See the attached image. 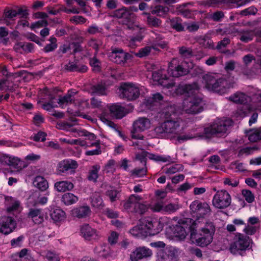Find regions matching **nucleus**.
I'll list each match as a JSON object with an SVG mask.
<instances>
[{
    "instance_id": "7c9ffc66",
    "label": "nucleus",
    "mask_w": 261,
    "mask_h": 261,
    "mask_svg": "<svg viewBox=\"0 0 261 261\" xmlns=\"http://www.w3.org/2000/svg\"><path fill=\"white\" fill-rule=\"evenodd\" d=\"M50 216L55 223L61 222L66 219L65 212L59 207L54 208L51 212Z\"/></svg>"
},
{
    "instance_id": "ea45409f",
    "label": "nucleus",
    "mask_w": 261,
    "mask_h": 261,
    "mask_svg": "<svg viewBox=\"0 0 261 261\" xmlns=\"http://www.w3.org/2000/svg\"><path fill=\"white\" fill-rule=\"evenodd\" d=\"M22 14L23 16H26L28 15L27 11L26 10H22L19 9L18 11L15 10H9L5 11V18H8L12 19L14 17H16L18 14Z\"/></svg>"
},
{
    "instance_id": "a878e982",
    "label": "nucleus",
    "mask_w": 261,
    "mask_h": 261,
    "mask_svg": "<svg viewBox=\"0 0 261 261\" xmlns=\"http://www.w3.org/2000/svg\"><path fill=\"white\" fill-rule=\"evenodd\" d=\"M168 254L163 250H160L157 253V261H166L168 259L173 260L178 255V249L175 247H170L168 249Z\"/></svg>"
},
{
    "instance_id": "412c9836",
    "label": "nucleus",
    "mask_w": 261,
    "mask_h": 261,
    "mask_svg": "<svg viewBox=\"0 0 261 261\" xmlns=\"http://www.w3.org/2000/svg\"><path fill=\"white\" fill-rule=\"evenodd\" d=\"M77 167L78 164L76 161L70 159L64 160L58 163L57 172L58 174H61L66 172L73 173Z\"/></svg>"
},
{
    "instance_id": "bf43d9fd",
    "label": "nucleus",
    "mask_w": 261,
    "mask_h": 261,
    "mask_svg": "<svg viewBox=\"0 0 261 261\" xmlns=\"http://www.w3.org/2000/svg\"><path fill=\"white\" fill-rule=\"evenodd\" d=\"M118 192L112 188L108 190L107 192L106 195L109 197L110 200L113 202L118 198Z\"/></svg>"
},
{
    "instance_id": "864d4df0",
    "label": "nucleus",
    "mask_w": 261,
    "mask_h": 261,
    "mask_svg": "<svg viewBox=\"0 0 261 261\" xmlns=\"http://www.w3.org/2000/svg\"><path fill=\"white\" fill-rule=\"evenodd\" d=\"M119 237V233L114 231H110L108 237V241L109 243L111 245L116 244L118 241Z\"/></svg>"
},
{
    "instance_id": "052dcab7",
    "label": "nucleus",
    "mask_w": 261,
    "mask_h": 261,
    "mask_svg": "<svg viewBox=\"0 0 261 261\" xmlns=\"http://www.w3.org/2000/svg\"><path fill=\"white\" fill-rule=\"evenodd\" d=\"M178 208L179 206L178 204L169 203L166 205H164L163 212L171 213L176 211Z\"/></svg>"
},
{
    "instance_id": "c85d7f7f",
    "label": "nucleus",
    "mask_w": 261,
    "mask_h": 261,
    "mask_svg": "<svg viewBox=\"0 0 261 261\" xmlns=\"http://www.w3.org/2000/svg\"><path fill=\"white\" fill-rule=\"evenodd\" d=\"M74 187L73 184L68 180L57 181L54 184L55 189L59 192L71 191Z\"/></svg>"
},
{
    "instance_id": "c756f323",
    "label": "nucleus",
    "mask_w": 261,
    "mask_h": 261,
    "mask_svg": "<svg viewBox=\"0 0 261 261\" xmlns=\"http://www.w3.org/2000/svg\"><path fill=\"white\" fill-rule=\"evenodd\" d=\"M91 213V210L88 206H83L73 208L71 211V215L77 218H84L88 216Z\"/></svg>"
},
{
    "instance_id": "3c124183",
    "label": "nucleus",
    "mask_w": 261,
    "mask_h": 261,
    "mask_svg": "<svg viewBox=\"0 0 261 261\" xmlns=\"http://www.w3.org/2000/svg\"><path fill=\"white\" fill-rule=\"evenodd\" d=\"M40 254L43 257L47 258V261H59V257L58 255L50 251H41Z\"/></svg>"
},
{
    "instance_id": "8fccbe9b",
    "label": "nucleus",
    "mask_w": 261,
    "mask_h": 261,
    "mask_svg": "<svg viewBox=\"0 0 261 261\" xmlns=\"http://www.w3.org/2000/svg\"><path fill=\"white\" fill-rule=\"evenodd\" d=\"M60 141L63 143H66L69 144H75L79 145H86V141L81 139H68L66 138H60Z\"/></svg>"
},
{
    "instance_id": "393cba45",
    "label": "nucleus",
    "mask_w": 261,
    "mask_h": 261,
    "mask_svg": "<svg viewBox=\"0 0 261 261\" xmlns=\"http://www.w3.org/2000/svg\"><path fill=\"white\" fill-rule=\"evenodd\" d=\"M6 210L8 213L16 215L19 213L22 210L20 202L16 199L11 197L6 198Z\"/></svg>"
},
{
    "instance_id": "f257e3e1",
    "label": "nucleus",
    "mask_w": 261,
    "mask_h": 261,
    "mask_svg": "<svg viewBox=\"0 0 261 261\" xmlns=\"http://www.w3.org/2000/svg\"><path fill=\"white\" fill-rule=\"evenodd\" d=\"M165 69H161L152 72V80L155 85L162 86L167 95L175 96L185 95L187 97L183 101V109L189 113H197L202 110V98L198 93L199 86L196 83L175 85L172 79L166 75Z\"/></svg>"
},
{
    "instance_id": "473e14b6",
    "label": "nucleus",
    "mask_w": 261,
    "mask_h": 261,
    "mask_svg": "<svg viewBox=\"0 0 261 261\" xmlns=\"http://www.w3.org/2000/svg\"><path fill=\"white\" fill-rule=\"evenodd\" d=\"M33 183L35 187L42 191H46L49 187L48 181L41 176H36Z\"/></svg>"
},
{
    "instance_id": "69168bd1",
    "label": "nucleus",
    "mask_w": 261,
    "mask_h": 261,
    "mask_svg": "<svg viewBox=\"0 0 261 261\" xmlns=\"http://www.w3.org/2000/svg\"><path fill=\"white\" fill-rule=\"evenodd\" d=\"M47 21L45 20H39L37 22L33 23L30 28L32 30H35L43 27H45L47 25Z\"/></svg>"
},
{
    "instance_id": "1a4fd4ad",
    "label": "nucleus",
    "mask_w": 261,
    "mask_h": 261,
    "mask_svg": "<svg viewBox=\"0 0 261 261\" xmlns=\"http://www.w3.org/2000/svg\"><path fill=\"white\" fill-rule=\"evenodd\" d=\"M120 96L128 101H134L140 96H144L148 92L146 88L134 83H124L119 87Z\"/></svg>"
},
{
    "instance_id": "2f4dec72",
    "label": "nucleus",
    "mask_w": 261,
    "mask_h": 261,
    "mask_svg": "<svg viewBox=\"0 0 261 261\" xmlns=\"http://www.w3.org/2000/svg\"><path fill=\"white\" fill-rule=\"evenodd\" d=\"M95 252L99 256L105 258L111 257L113 255V251L110 247L105 244L96 247L95 249Z\"/></svg>"
},
{
    "instance_id": "c9c22d12",
    "label": "nucleus",
    "mask_w": 261,
    "mask_h": 261,
    "mask_svg": "<svg viewBox=\"0 0 261 261\" xmlns=\"http://www.w3.org/2000/svg\"><path fill=\"white\" fill-rule=\"evenodd\" d=\"M211 4L214 6L218 5L224 3H229L239 7L249 2L248 0H210Z\"/></svg>"
},
{
    "instance_id": "6e6d98bb",
    "label": "nucleus",
    "mask_w": 261,
    "mask_h": 261,
    "mask_svg": "<svg viewBox=\"0 0 261 261\" xmlns=\"http://www.w3.org/2000/svg\"><path fill=\"white\" fill-rule=\"evenodd\" d=\"M116 162L113 160H111L106 165L104 171L107 173H113L116 170Z\"/></svg>"
},
{
    "instance_id": "603ef678",
    "label": "nucleus",
    "mask_w": 261,
    "mask_h": 261,
    "mask_svg": "<svg viewBox=\"0 0 261 261\" xmlns=\"http://www.w3.org/2000/svg\"><path fill=\"white\" fill-rule=\"evenodd\" d=\"M91 199V204L93 207L99 208L103 205V201L98 194H94L92 195Z\"/></svg>"
},
{
    "instance_id": "20e7f679",
    "label": "nucleus",
    "mask_w": 261,
    "mask_h": 261,
    "mask_svg": "<svg viewBox=\"0 0 261 261\" xmlns=\"http://www.w3.org/2000/svg\"><path fill=\"white\" fill-rule=\"evenodd\" d=\"M229 99L233 102L242 105L234 114L237 120L243 118L252 111H261V90H258L252 98L243 93L237 92L230 96Z\"/></svg>"
},
{
    "instance_id": "b1692460",
    "label": "nucleus",
    "mask_w": 261,
    "mask_h": 261,
    "mask_svg": "<svg viewBox=\"0 0 261 261\" xmlns=\"http://www.w3.org/2000/svg\"><path fill=\"white\" fill-rule=\"evenodd\" d=\"M152 252L149 248L142 246L137 248L130 254V259L132 261L139 260L150 257Z\"/></svg>"
},
{
    "instance_id": "e433bc0d",
    "label": "nucleus",
    "mask_w": 261,
    "mask_h": 261,
    "mask_svg": "<svg viewBox=\"0 0 261 261\" xmlns=\"http://www.w3.org/2000/svg\"><path fill=\"white\" fill-rule=\"evenodd\" d=\"M169 9L167 7H164L161 5H158L152 8L151 13L152 14L164 17L167 14Z\"/></svg>"
},
{
    "instance_id": "5701e85b",
    "label": "nucleus",
    "mask_w": 261,
    "mask_h": 261,
    "mask_svg": "<svg viewBox=\"0 0 261 261\" xmlns=\"http://www.w3.org/2000/svg\"><path fill=\"white\" fill-rule=\"evenodd\" d=\"M184 221L180 220L177 224H175V226H169L167 230V233H170L169 231H172L171 237H174L182 240L185 239L187 236V233L185 226H184Z\"/></svg>"
},
{
    "instance_id": "9d476101",
    "label": "nucleus",
    "mask_w": 261,
    "mask_h": 261,
    "mask_svg": "<svg viewBox=\"0 0 261 261\" xmlns=\"http://www.w3.org/2000/svg\"><path fill=\"white\" fill-rule=\"evenodd\" d=\"M252 240L241 233H237L230 243L228 250L235 255L243 256L246 251L251 248Z\"/></svg>"
},
{
    "instance_id": "a211bd4d",
    "label": "nucleus",
    "mask_w": 261,
    "mask_h": 261,
    "mask_svg": "<svg viewBox=\"0 0 261 261\" xmlns=\"http://www.w3.org/2000/svg\"><path fill=\"white\" fill-rule=\"evenodd\" d=\"M167 46V43L163 41H154L150 46H147L141 48L135 55L137 57L142 58L149 55L150 54H154L156 51H160V48H165Z\"/></svg>"
},
{
    "instance_id": "4c0bfd02",
    "label": "nucleus",
    "mask_w": 261,
    "mask_h": 261,
    "mask_svg": "<svg viewBox=\"0 0 261 261\" xmlns=\"http://www.w3.org/2000/svg\"><path fill=\"white\" fill-rule=\"evenodd\" d=\"M79 47L80 46L78 44L72 43L69 44L63 45L60 47L59 50L61 53L63 54L66 53H75L80 50L79 48Z\"/></svg>"
},
{
    "instance_id": "58836bf2",
    "label": "nucleus",
    "mask_w": 261,
    "mask_h": 261,
    "mask_svg": "<svg viewBox=\"0 0 261 261\" xmlns=\"http://www.w3.org/2000/svg\"><path fill=\"white\" fill-rule=\"evenodd\" d=\"M148 158L151 160L163 163H171L174 162L172 158L169 155L150 154Z\"/></svg>"
},
{
    "instance_id": "0eeeda50",
    "label": "nucleus",
    "mask_w": 261,
    "mask_h": 261,
    "mask_svg": "<svg viewBox=\"0 0 261 261\" xmlns=\"http://www.w3.org/2000/svg\"><path fill=\"white\" fill-rule=\"evenodd\" d=\"M215 232V227L211 223H207L198 230H191L190 240L194 244L201 247H205L212 243Z\"/></svg>"
},
{
    "instance_id": "49530a36",
    "label": "nucleus",
    "mask_w": 261,
    "mask_h": 261,
    "mask_svg": "<svg viewBox=\"0 0 261 261\" xmlns=\"http://www.w3.org/2000/svg\"><path fill=\"white\" fill-rule=\"evenodd\" d=\"M183 168L181 165L180 164H176L172 166L169 167L168 168H166L164 169V172L168 175H171L173 174L176 173L179 171L182 170Z\"/></svg>"
},
{
    "instance_id": "423d86ee",
    "label": "nucleus",
    "mask_w": 261,
    "mask_h": 261,
    "mask_svg": "<svg viewBox=\"0 0 261 261\" xmlns=\"http://www.w3.org/2000/svg\"><path fill=\"white\" fill-rule=\"evenodd\" d=\"M45 93L48 96V98L50 99V101L47 103H44L42 106L43 108L47 111H50L52 108L57 107V104L54 102V100L58 101V104L63 107L65 104L71 103L72 101L75 105H77L80 110L84 109L88 107V102L85 99H75L74 95L76 94V92L75 90H70L68 91V94L60 97L58 99H55L54 96L53 95L48 89H44Z\"/></svg>"
},
{
    "instance_id": "13d9d810",
    "label": "nucleus",
    "mask_w": 261,
    "mask_h": 261,
    "mask_svg": "<svg viewBox=\"0 0 261 261\" xmlns=\"http://www.w3.org/2000/svg\"><path fill=\"white\" fill-rule=\"evenodd\" d=\"M242 194L248 203H252L254 200V194L248 190H243Z\"/></svg>"
},
{
    "instance_id": "a19ab883",
    "label": "nucleus",
    "mask_w": 261,
    "mask_h": 261,
    "mask_svg": "<svg viewBox=\"0 0 261 261\" xmlns=\"http://www.w3.org/2000/svg\"><path fill=\"white\" fill-rule=\"evenodd\" d=\"M247 135L251 142H256L261 139V130L259 128L250 130L247 132Z\"/></svg>"
},
{
    "instance_id": "680f3d73",
    "label": "nucleus",
    "mask_w": 261,
    "mask_h": 261,
    "mask_svg": "<svg viewBox=\"0 0 261 261\" xmlns=\"http://www.w3.org/2000/svg\"><path fill=\"white\" fill-rule=\"evenodd\" d=\"M200 43L205 48H213L214 47L212 40L207 37H205L202 39L200 41Z\"/></svg>"
},
{
    "instance_id": "e2e57ef3",
    "label": "nucleus",
    "mask_w": 261,
    "mask_h": 261,
    "mask_svg": "<svg viewBox=\"0 0 261 261\" xmlns=\"http://www.w3.org/2000/svg\"><path fill=\"white\" fill-rule=\"evenodd\" d=\"M230 168L232 170H234L236 171H243L245 170L244 165L238 162H233L230 164Z\"/></svg>"
},
{
    "instance_id": "79ce46f5",
    "label": "nucleus",
    "mask_w": 261,
    "mask_h": 261,
    "mask_svg": "<svg viewBox=\"0 0 261 261\" xmlns=\"http://www.w3.org/2000/svg\"><path fill=\"white\" fill-rule=\"evenodd\" d=\"M167 22L170 23L171 27L177 31H182L184 29L181 19L178 17L169 19L167 20Z\"/></svg>"
},
{
    "instance_id": "f03ea898",
    "label": "nucleus",
    "mask_w": 261,
    "mask_h": 261,
    "mask_svg": "<svg viewBox=\"0 0 261 261\" xmlns=\"http://www.w3.org/2000/svg\"><path fill=\"white\" fill-rule=\"evenodd\" d=\"M203 104L202 101V110L199 113L203 110ZM182 112L189 114L184 110L183 106L182 110L177 109L175 105L168 106L165 108L163 110L162 114L166 118L169 119L157 126L155 128V132L158 134H166L171 138H176L179 142L192 138L193 137L191 136L181 135L184 129L186 127V125L185 122L178 116L179 114H182ZM192 114H196V113Z\"/></svg>"
},
{
    "instance_id": "f704fd0d",
    "label": "nucleus",
    "mask_w": 261,
    "mask_h": 261,
    "mask_svg": "<svg viewBox=\"0 0 261 261\" xmlns=\"http://www.w3.org/2000/svg\"><path fill=\"white\" fill-rule=\"evenodd\" d=\"M79 200V197L71 193L64 194L61 198L62 202L66 205H70L76 203Z\"/></svg>"
},
{
    "instance_id": "7ed1b4c3",
    "label": "nucleus",
    "mask_w": 261,
    "mask_h": 261,
    "mask_svg": "<svg viewBox=\"0 0 261 261\" xmlns=\"http://www.w3.org/2000/svg\"><path fill=\"white\" fill-rule=\"evenodd\" d=\"M137 11V8L128 9L123 7L116 10L113 15L117 18L123 19V23L128 29L138 33L136 36L130 38L128 45L132 48L136 47L138 45V43L142 41L144 37L143 34L145 31V28L141 26L135 20L136 16L133 12Z\"/></svg>"
},
{
    "instance_id": "4468645a",
    "label": "nucleus",
    "mask_w": 261,
    "mask_h": 261,
    "mask_svg": "<svg viewBox=\"0 0 261 261\" xmlns=\"http://www.w3.org/2000/svg\"><path fill=\"white\" fill-rule=\"evenodd\" d=\"M133 129L131 132L133 139L143 140V135L141 133L148 130L151 126V120L145 117H140L133 122Z\"/></svg>"
},
{
    "instance_id": "aec40b11",
    "label": "nucleus",
    "mask_w": 261,
    "mask_h": 261,
    "mask_svg": "<svg viewBox=\"0 0 261 261\" xmlns=\"http://www.w3.org/2000/svg\"><path fill=\"white\" fill-rule=\"evenodd\" d=\"M110 59L117 64H123L130 59L132 56L119 48H115L109 55Z\"/></svg>"
},
{
    "instance_id": "72a5a7b5",
    "label": "nucleus",
    "mask_w": 261,
    "mask_h": 261,
    "mask_svg": "<svg viewBox=\"0 0 261 261\" xmlns=\"http://www.w3.org/2000/svg\"><path fill=\"white\" fill-rule=\"evenodd\" d=\"M47 198L44 196L39 197L36 194L29 197L28 200L29 206H35L38 204H44L47 203Z\"/></svg>"
},
{
    "instance_id": "37998d69",
    "label": "nucleus",
    "mask_w": 261,
    "mask_h": 261,
    "mask_svg": "<svg viewBox=\"0 0 261 261\" xmlns=\"http://www.w3.org/2000/svg\"><path fill=\"white\" fill-rule=\"evenodd\" d=\"M153 105L152 104V99L148 97L145 98L142 101L138 108V111L140 112H146L150 109Z\"/></svg>"
},
{
    "instance_id": "9b49d317",
    "label": "nucleus",
    "mask_w": 261,
    "mask_h": 261,
    "mask_svg": "<svg viewBox=\"0 0 261 261\" xmlns=\"http://www.w3.org/2000/svg\"><path fill=\"white\" fill-rule=\"evenodd\" d=\"M71 133H74L73 136L75 137H85L84 140L86 141V145H81L84 147H96L95 149L88 150L85 152L87 155H93L99 154L101 153L99 142L96 139L95 135L85 129H79L74 128H71L69 130Z\"/></svg>"
},
{
    "instance_id": "f3484780",
    "label": "nucleus",
    "mask_w": 261,
    "mask_h": 261,
    "mask_svg": "<svg viewBox=\"0 0 261 261\" xmlns=\"http://www.w3.org/2000/svg\"><path fill=\"white\" fill-rule=\"evenodd\" d=\"M190 207L194 216L197 218L195 222L196 224L200 218H204L205 216L208 215L211 212L210 207L207 203L205 202L202 203L197 200L193 201L190 204Z\"/></svg>"
},
{
    "instance_id": "09e8293b",
    "label": "nucleus",
    "mask_w": 261,
    "mask_h": 261,
    "mask_svg": "<svg viewBox=\"0 0 261 261\" xmlns=\"http://www.w3.org/2000/svg\"><path fill=\"white\" fill-rule=\"evenodd\" d=\"M65 68L70 71H79L84 72L87 71V67L85 65H82L81 67H79V65L74 63H69L68 64L66 65Z\"/></svg>"
},
{
    "instance_id": "de8ad7c7",
    "label": "nucleus",
    "mask_w": 261,
    "mask_h": 261,
    "mask_svg": "<svg viewBox=\"0 0 261 261\" xmlns=\"http://www.w3.org/2000/svg\"><path fill=\"white\" fill-rule=\"evenodd\" d=\"M149 207L153 212H163L164 204L162 201H152Z\"/></svg>"
},
{
    "instance_id": "4be33fe9",
    "label": "nucleus",
    "mask_w": 261,
    "mask_h": 261,
    "mask_svg": "<svg viewBox=\"0 0 261 261\" xmlns=\"http://www.w3.org/2000/svg\"><path fill=\"white\" fill-rule=\"evenodd\" d=\"M80 232L82 237L87 241L96 240L100 237L99 232L92 228L88 224L82 226Z\"/></svg>"
},
{
    "instance_id": "4d7b16f0",
    "label": "nucleus",
    "mask_w": 261,
    "mask_h": 261,
    "mask_svg": "<svg viewBox=\"0 0 261 261\" xmlns=\"http://www.w3.org/2000/svg\"><path fill=\"white\" fill-rule=\"evenodd\" d=\"M89 46L93 48L95 52H97L98 49L102 46V42L98 39H91L88 43Z\"/></svg>"
},
{
    "instance_id": "f8f14e48",
    "label": "nucleus",
    "mask_w": 261,
    "mask_h": 261,
    "mask_svg": "<svg viewBox=\"0 0 261 261\" xmlns=\"http://www.w3.org/2000/svg\"><path fill=\"white\" fill-rule=\"evenodd\" d=\"M108 109L110 113L103 111L100 116V119L109 126L116 129V125L111 120V118H122L129 112L125 108L118 105L110 106Z\"/></svg>"
},
{
    "instance_id": "c03bdc74",
    "label": "nucleus",
    "mask_w": 261,
    "mask_h": 261,
    "mask_svg": "<svg viewBox=\"0 0 261 261\" xmlns=\"http://www.w3.org/2000/svg\"><path fill=\"white\" fill-rule=\"evenodd\" d=\"M147 24L150 27H159L162 24V21L160 19L151 16L150 14H148L147 16Z\"/></svg>"
},
{
    "instance_id": "a18cd8bd",
    "label": "nucleus",
    "mask_w": 261,
    "mask_h": 261,
    "mask_svg": "<svg viewBox=\"0 0 261 261\" xmlns=\"http://www.w3.org/2000/svg\"><path fill=\"white\" fill-rule=\"evenodd\" d=\"M100 169L99 165L93 166L89 171L88 179L95 182L98 178V172Z\"/></svg>"
},
{
    "instance_id": "6ab92c4d",
    "label": "nucleus",
    "mask_w": 261,
    "mask_h": 261,
    "mask_svg": "<svg viewBox=\"0 0 261 261\" xmlns=\"http://www.w3.org/2000/svg\"><path fill=\"white\" fill-rule=\"evenodd\" d=\"M17 226L15 220L11 217L3 216L0 218V232L7 235L12 232Z\"/></svg>"
},
{
    "instance_id": "774afa93",
    "label": "nucleus",
    "mask_w": 261,
    "mask_h": 261,
    "mask_svg": "<svg viewBox=\"0 0 261 261\" xmlns=\"http://www.w3.org/2000/svg\"><path fill=\"white\" fill-rule=\"evenodd\" d=\"M256 226L249 225H246L243 229L244 232L247 235H253L256 232Z\"/></svg>"
},
{
    "instance_id": "bb28decb",
    "label": "nucleus",
    "mask_w": 261,
    "mask_h": 261,
    "mask_svg": "<svg viewBox=\"0 0 261 261\" xmlns=\"http://www.w3.org/2000/svg\"><path fill=\"white\" fill-rule=\"evenodd\" d=\"M28 216L35 224H41L46 218V215L43 211L38 208H31Z\"/></svg>"
},
{
    "instance_id": "ddd939ff",
    "label": "nucleus",
    "mask_w": 261,
    "mask_h": 261,
    "mask_svg": "<svg viewBox=\"0 0 261 261\" xmlns=\"http://www.w3.org/2000/svg\"><path fill=\"white\" fill-rule=\"evenodd\" d=\"M233 121L229 118L217 119L213 124L204 129L206 137H211L215 135L225 134L228 128L233 124Z\"/></svg>"
},
{
    "instance_id": "cd10ccee",
    "label": "nucleus",
    "mask_w": 261,
    "mask_h": 261,
    "mask_svg": "<svg viewBox=\"0 0 261 261\" xmlns=\"http://www.w3.org/2000/svg\"><path fill=\"white\" fill-rule=\"evenodd\" d=\"M141 200L142 198L140 196L134 194L131 195L129 198L122 203L124 210L127 212H135L137 202Z\"/></svg>"
},
{
    "instance_id": "5fc2aeb1",
    "label": "nucleus",
    "mask_w": 261,
    "mask_h": 261,
    "mask_svg": "<svg viewBox=\"0 0 261 261\" xmlns=\"http://www.w3.org/2000/svg\"><path fill=\"white\" fill-rule=\"evenodd\" d=\"M50 43L47 44L44 48V50L45 52H50L57 47V39L56 38L51 37L49 39Z\"/></svg>"
},
{
    "instance_id": "39448f33",
    "label": "nucleus",
    "mask_w": 261,
    "mask_h": 261,
    "mask_svg": "<svg viewBox=\"0 0 261 261\" xmlns=\"http://www.w3.org/2000/svg\"><path fill=\"white\" fill-rule=\"evenodd\" d=\"M168 222L167 218H162L159 221H152L149 219H143L139 224L129 230V233L135 237L141 238L153 236L160 232L164 227V223Z\"/></svg>"
},
{
    "instance_id": "2eb2a0df",
    "label": "nucleus",
    "mask_w": 261,
    "mask_h": 261,
    "mask_svg": "<svg viewBox=\"0 0 261 261\" xmlns=\"http://www.w3.org/2000/svg\"><path fill=\"white\" fill-rule=\"evenodd\" d=\"M231 202L230 194L226 190L218 191L214 195L212 201L213 205L219 209L225 208L229 206Z\"/></svg>"
},
{
    "instance_id": "338daca9",
    "label": "nucleus",
    "mask_w": 261,
    "mask_h": 261,
    "mask_svg": "<svg viewBox=\"0 0 261 261\" xmlns=\"http://www.w3.org/2000/svg\"><path fill=\"white\" fill-rule=\"evenodd\" d=\"M257 12V9L254 7H250L241 12V14L243 16H247L250 15H254Z\"/></svg>"
},
{
    "instance_id": "0e129e2a",
    "label": "nucleus",
    "mask_w": 261,
    "mask_h": 261,
    "mask_svg": "<svg viewBox=\"0 0 261 261\" xmlns=\"http://www.w3.org/2000/svg\"><path fill=\"white\" fill-rule=\"evenodd\" d=\"M90 64L93 70L95 72H98L100 70V62L96 58L91 59L90 61Z\"/></svg>"
},
{
    "instance_id": "dca6fc26",
    "label": "nucleus",
    "mask_w": 261,
    "mask_h": 261,
    "mask_svg": "<svg viewBox=\"0 0 261 261\" xmlns=\"http://www.w3.org/2000/svg\"><path fill=\"white\" fill-rule=\"evenodd\" d=\"M186 62L182 63L181 65H177V60L173 59L169 64L168 73L173 77H179L187 74L189 72V69L192 68V63L186 67Z\"/></svg>"
},
{
    "instance_id": "6e6552de",
    "label": "nucleus",
    "mask_w": 261,
    "mask_h": 261,
    "mask_svg": "<svg viewBox=\"0 0 261 261\" xmlns=\"http://www.w3.org/2000/svg\"><path fill=\"white\" fill-rule=\"evenodd\" d=\"M202 83L204 87L209 91H214L221 94L226 93L234 87V81L220 79L216 80L211 75L206 74L203 76Z\"/></svg>"
}]
</instances>
